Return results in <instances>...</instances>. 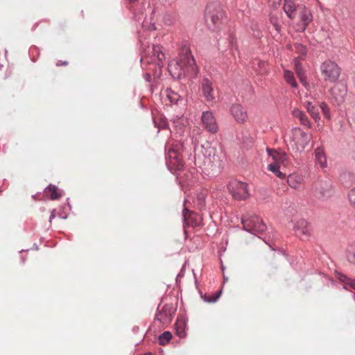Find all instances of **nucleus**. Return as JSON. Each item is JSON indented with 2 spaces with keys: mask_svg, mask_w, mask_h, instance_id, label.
Wrapping results in <instances>:
<instances>
[{
  "mask_svg": "<svg viewBox=\"0 0 355 355\" xmlns=\"http://www.w3.org/2000/svg\"><path fill=\"white\" fill-rule=\"evenodd\" d=\"M193 214V212L187 208H184L182 210V218L184 227L186 226H193L195 225L192 221V217Z\"/></svg>",
  "mask_w": 355,
  "mask_h": 355,
  "instance_id": "a878e982",
  "label": "nucleus"
},
{
  "mask_svg": "<svg viewBox=\"0 0 355 355\" xmlns=\"http://www.w3.org/2000/svg\"><path fill=\"white\" fill-rule=\"evenodd\" d=\"M68 62L67 61H61V60H58L55 65L57 67H60V66H67L68 65Z\"/></svg>",
  "mask_w": 355,
  "mask_h": 355,
  "instance_id": "37998d69",
  "label": "nucleus"
},
{
  "mask_svg": "<svg viewBox=\"0 0 355 355\" xmlns=\"http://www.w3.org/2000/svg\"><path fill=\"white\" fill-rule=\"evenodd\" d=\"M168 71L175 79H180L189 74L196 76L198 73L195 60L188 48H183L178 60L168 62Z\"/></svg>",
  "mask_w": 355,
  "mask_h": 355,
  "instance_id": "f257e3e1",
  "label": "nucleus"
},
{
  "mask_svg": "<svg viewBox=\"0 0 355 355\" xmlns=\"http://www.w3.org/2000/svg\"><path fill=\"white\" fill-rule=\"evenodd\" d=\"M230 112L237 123H243L248 119V113L241 104L232 105L230 108Z\"/></svg>",
  "mask_w": 355,
  "mask_h": 355,
  "instance_id": "4468645a",
  "label": "nucleus"
},
{
  "mask_svg": "<svg viewBox=\"0 0 355 355\" xmlns=\"http://www.w3.org/2000/svg\"><path fill=\"white\" fill-rule=\"evenodd\" d=\"M144 79L146 82L150 83L151 81V76L148 73L144 74Z\"/></svg>",
  "mask_w": 355,
  "mask_h": 355,
  "instance_id": "a18cd8bd",
  "label": "nucleus"
},
{
  "mask_svg": "<svg viewBox=\"0 0 355 355\" xmlns=\"http://www.w3.org/2000/svg\"><path fill=\"white\" fill-rule=\"evenodd\" d=\"M157 127L159 128H162V129L167 128H168V123H167L166 120L165 119H162L161 118L160 122L157 125Z\"/></svg>",
  "mask_w": 355,
  "mask_h": 355,
  "instance_id": "a19ab883",
  "label": "nucleus"
},
{
  "mask_svg": "<svg viewBox=\"0 0 355 355\" xmlns=\"http://www.w3.org/2000/svg\"><path fill=\"white\" fill-rule=\"evenodd\" d=\"M306 108L307 112L314 119L315 122H318L320 119V113L318 108L315 107L311 102H307L306 104Z\"/></svg>",
  "mask_w": 355,
  "mask_h": 355,
  "instance_id": "393cba45",
  "label": "nucleus"
},
{
  "mask_svg": "<svg viewBox=\"0 0 355 355\" xmlns=\"http://www.w3.org/2000/svg\"><path fill=\"white\" fill-rule=\"evenodd\" d=\"M292 145L297 152H302L309 144L312 135L304 132L300 128H295L293 130Z\"/></svg>",
  "mask_w": 355,
  "mask_h": 355,
  "instance_id": "0eeeda50",
  "label": "nucleus"
},
{
  "mask_svg": "<svg viewBox=\"0 0 355 355\" xmlns=\"http://www.w3.org/2000/svg\"><path fill=\"white\" fill-rule=\"evenodd\" d=\"M174 21L175 19L169 15H167L164 17V21L168 25H171L174 22Z\"/></svg>",
  "mask_w": 355,
  "mask_h": 355,
  "instance_id": "ea45409f",
  "label": "nucleus"
},
{
  "mask_svg": "<svg viewBox=\"0 0 355 355\" xmlns=\"http://www.w3.org/2000/svg\"><path fill=\"white\" fill-rule=\"evenodd\" d=\"M347 260L355 264V242L350 243L347 250Z\"/></svg>",
  "mask_w": 355,
  "mask_h": 355,
  "instance_id": "7c9ffc66",
  "label": "nucleus"
},
{
  "mask_svg": "<svg viewBox=\"0 0 355 355\" xmlns=\"http://www.w3.org/2000/svg\"><path fill=\"white\" fill-rule=\"evenodd\" d=\"M221 293H222V291H221V290H220V291H218L216 293V295H215V296H214V297H212V298H207V297H206V298L205 299V302H216V301H217V300L219 298V297H220V295Z\"/></svg>",
  "mask_w": 355,
  "mask_h": 355,
  "instance_id": "58836bf2",
  "label": "nucleus"
},
{
  "mask_svg": "<svg viewBox=\"0 0 355 355\" xmlns=\"http://www.w3.org/2000/svg\"><path fill=\"white\" fill-rule=\"evenodd\" d=\"M141 46H144V42H141Z\"/></svg>",
  "mask_w": 355,
  "mask_h": 355,
  "instance_id": "3c124183",
  "label": "nucleus"
},
{
  "mask_svg": "<svg viewBox=\"0 0 355 355\" xmlns=\"http://www.w3.org/2000/svg\"><path fill=\"white\" fill-rule=\"evenodd\" d=\"M293 230L301 239H307L310 236L311 231V226L303 218H300L295 223Z\"/></svg>",
  "mask_w": 355,
  "mask_h": 355,
  "instance_id": "ddd939ff",
  "label": "nucleus"
},
{
  "mask_svg": "<svg viewBox=\"0 0 355 355\" xmlns=\"http://www.w3.org/2000/svg\"><path fill=\"white\" fill-rule=\"evenodd\" d=\"M224 17V11L218 2L209 3L205 10V19L207 28L211 31H217Z\"/></svg>",
  "mask_w": 355,
  "mask_h": 355,
  "instance_id": "f03ea898",
  "label": "nucleus"
},
{
  "mask_svg": "<svg viewBox=\"0 0 355 355\" xmlns=\"http://www.w3.org/2000/svg\"><path fill=\"white\" fill-rule=\"evenodd\" d=\"M268 154L272 157L273 162L272 163H277L279 165L280 163H284L286 159V154L282 152H277L270 149H267Z\"/></svg>",
  "mask_w": 355,
  "mask_h": 355,
  "instance_id": "4be33fe9",
  "label": "nucleus"
},
{
  "mask_svg": "<svg viewBox=\"0 0 355 355\" xmlns=\"http://www.w3.org/2000/svg\"><path fill=\"white\" fill-rule=\"evenodd\" d=\"M295 71H296V73H297L298 78H300L301 83L303 85H306V80H305L306 76H305L304 72L303 71L302 67L300 64H295Z\"/></svg>",
  "mask_w": 355,
  "mask_h": 355,
  "instance_id": "72a5a7b5",
  "label": "nucleus"
},
{
  "mask_svg": "<svg viewBox=\"0 0 355 355\" xmlns=\"http://www.w3.org/2000/svg\"><path fill=\"white\" fill-rule=\"evenodd\" d=\"M228 40L232 46L235 44L236 38L234 33H230Z\"/></svg>",
  "mask_w": 355,
  "mask_h": 355,
  "instance_id": "79ce46f5",
  "label": "nucleus"
},
{
  "mask_svg": "<svg viewBox=\"0 0 355 355\" xmlns=\"http://www.w3.org/2000/svg\"><path fill=\"white\" fill-rule=\"evenodd\" d=\"M320 107L323 114L324 115V116L327 119H331L330 110H329L327 104L324 102H322L320 105Z\"/></svg>",
  "mask_w": 355,
  "mask_h": 355,
  "instance_id": "c9c22d12",
  "label": "nucleus"
},
{
  "mask_svg": "<svg viewBox=\"0 0 355 355\" xmlns=\"http://www.w3.org/2000/svg\"><path fill=\"white\" fill-rule=\"evenodd\" d=\"M320 71L324 81L335 83L340 75V68L334 61L330 60L324 61L320 65Z\"/></svg>",
  "mask_w": 355,
  "mask_h": 355,
  "instance_id": "39448f33",
  "label": "nucleus"
},
{
  "mask_svg": "<svg viewBox=\"0 0 355 355\" xmlns=\"http://www.w3.org/2000/svg\"><path fill=\"white\" fill-rule=\"evenodd\" d=\"M268 169L275 174L278 178H284L285 174L279 171V165L277 163H271L268 165Z\"/></svg>",
  "mask_w": 355,
  "mask_h": 355,
  "instance_id": "2f4dec72",
  "label": "nucleus"
},
{
  "mask_svg": "<svg viewBox=\"0 0 355 355\" xmlns=\"http://www.w3.org/2000/svg\"><path fill=\"white\" fill-rule=\"evenodd\" d=\"M284 77L286 82L289 84L292 87L297 88V83L295 80L294 73L289 70H284Z\"/></svg>",
  "mask_w": 355,
  "mask_h": 355,
  "instance_id": "c85d7f7f",
  "label": "nucleus"
},
{
  "mask_svg": "<svg viewBox=\"0 0 355 355\" xmlns=\"http://www.w3.org/2000/svg\"><path fill=\"white\" fill-rule=\"evenodd\" d=\"M353 297L355 299V293L353 294Z\"/></svg>",
  "mask_w": 355,
  "mask_h": 355,
  "instance_id": "603ef678",
  "label": "nucleus"
},
{
  "mask_svg": "<svg viewBox=\"0 0 355 355\" xmlns=\"http://www.w3.org/2000/svg\"><path fill=\"white\" fill-rule=\"evenodd\" d=\"M168 168L172 171H180L183 168V162L181 158L173 161H166Z\"/></svg>",
  "mask_w": 355,
  "mask_h": 355,
  "instance_id": "c756f323",
  "label": "nucleus"
},
{
  "mask_svg": "<svg viewBox=\"0 0 355 355\" xmlns=\"http://www.w3.org/2000/svg\"><path fill=\"white\" fill-rule=\"evenodd\" d=\"M151 12H152V13H151L152 15L155 12V9H154V8H152V9H151Z\"/></svg>",
  "mask_w": 355,
  "mask_h": 355,
  "instance_id": "09e8293b",
  "label": "nucleus"
},
{
  "mask_svg": "<svg viewBox=\"0 0 355 355\" xmlns=\"http://www.w3.org/2000/svg\"><path fill=\"white\" fill-rule=\"evenodd\" d=\"M313 194L317 199L326 200L332 195V187L327 182L320 183L315 187Z\"/></svg>",
  "mask_w": 355,
  "mask_h": 355,
  "instance_id": "f8f14e48",
  "label": "nucleus"
},
{
  "mask_svg": "<svg viewBox=\"0 0 355 355\" xmlns=\"http://www.w3.org/2000/svg\"><path fill=\"white\" fill-rule=\"evenodd\" d=\"M54 212H55V210H53V211L51 212V214L49 217V222H51V220L55 218Z\"/></svg>",
  "mask_w": 355,
  "mask_h": 355,
  "instance_id": "49530a36",
  "label": "nucleus"
},
{
  "mask_svg": "<svg viewBox=\"0 0 355 355\" xmlns=\"http://www.w3.org/2000/svg\"><path fill=\"white\" fill-rule=\"evenodd\" d=\"M270 23L272 24V26L275 27V30L278 33H280L281 28H282V26L279 23L278 19L276 17H275V16H271L270 18Z\"/></svg>",
  "mask_w": 355,
  "mask_h": 355,
  "instance_id": "e433bc0d",
  "label": "nucleus"
},
{
  "mask_svg": "<svg viewBox=\"0 0 355 355\" xmlns=\"http://www.w3.org/2000/svg\"><path fill=\"white\" fill-rule=\"evenodd\" d=\"M207 159L211 164L213 170H220L223 166L225 161V153L222 146L209 147L207 149Z\"/></svg>",
  "mask_w": 355,
  "mask_h": 355,
  "instance_id": "423d86ee",
  "label": "nucleus"
},
{
  "mask_svg": "<svg viewBox=\"0 0 355 355\" xmlns=\"http://www.w3.org/2000/svg\"><path fill=\"white\" fill-rule=\"evenodd\" d=\"M45 194L50 198L51 200H58L63 196L64 191L60 190L57 186L50 184L44 189Z\"/></svg>",
  "mask_w": 355,
  "mask_h": 355,
  "instance_id": "a211bd4d",
  "label": "nucleus"
},
{
  "mask_svg": "<svg viewBox=\"0 0 355 355\" xmlns=\"http://www.w3.org/2000/svg\"><path fill=\"white\" fill-rule=\"evenodd\" d=\"M166 161H173L175 159H180L179 153L174 148H171L168 150V152L166 155Z\"/></svg>",
  "mask_w": 355,
  "mask_h": 355,
  "instance_id": "f704fd0d",
  "label": "nucleus"
},
{
  "mask_svg": "<svg viewBox=\"0 0 355 355\" xmlns=\"http://www.w3.org/2000/svg\"><path fill=\"white\" fill-rule=\"evenodd\" d=\"M144 355H153L151 353H146V354H144Z\"/></svg>",
  "mask_w": 355,
  "mask_h": 355,
  "instance_id": "8fccbe9b",
  "label": "nucleus"
},
{
  "mask_svg": "<svg viewBox=\"0 0 355 355\" xmlns=\"http://www.w3.org/2000/svg\"><path fill=\"white\" fill-rule=\"evenodd\" d=\"M241 223L244 230L252 234H262L266 230V225L262 219L257 215L248 213L241 218Z\"/></svg>",
  "mask_w": 355,
  "mask_h": 355,
  "instance_id": "20e7f679",
  "label": "nucleus"
},
{
  "mask_svg": "<svg viewBox=\"0 0 355 355\" xmlns=\"http://www.w3.org/2000/svg\"><path fill=\"white\" fill-rule=\"evenodd\" d=\"M176 311L175 308L171 304H167L162 306L155 315V320L160 323L165 324L171 322Z\"/></svg>",
  "mask_w": 355,
  "mask_h": 355,
  "instance_id": "1a4fd4ad",
  "label": "nucleus"
},
{
  "mask_svg": "<svg viewBox=\"0 0 355 355\" xmlns=\"http://www.w3.org/2000/svg\"><path fill=\"white\" fill-rule=\"evenodd\" d=\"M298 6H296L293 0H284L283 9L288 17L293 19L296 16V10L298 9Z\"/></svg>",
  "mask_w": 355,
  "mask_h": 355,
  "instance_id": "f3484780",
  "label": "nucleus"
},
{
  "mask_svg": "<svg viewBox=\"0 0 355 355\" xmlns=\"http://www.w3.org/2000/svg\"><path fill=\"white\" fill-rule=\"evenodd\" d=\"M201 89L203 96L207 101H211L214 99L212 83L208 78H204L202 80Z\"/></svg>",
  "mask_w": 355,
  "mask_h": 355,
  "instance_id": "dca6fc26",
  "label": "nucleus"
},
{
  "mask_svg": "<svg viewBox=\"0 0 355 355\" xmlns=\"http://www.w3.org/2000/svg\"><path fill=\"white\" fill-rule=\"evenodd\" d=\"M292 114L294 117L299 119L300 123L308 128H311V123H310L306 114L298 108H295L292 111Z\"/></svg>",
  "mask_w": 355,
  "mask_h": 355,
  "instance_id": "aec40b11",
  "label": "nucleus"
},
{
  "mask_svg": "<svg viewBox=\"0 0 355 355\" xmlns=\"http://www.w3.org/2000/svg\"><path fill=\"white\" fill-rule=\"evenodd\" d=\"M348 198L350 203L355 207V187L352 189L348 193Z\"/></svg>",
  "mask_w": 355,
  "mask_h": 355,
  "instance_id": "4c0bfd02",
  "label": "nucleus"
},
{
  "mask_svg": "<svg viewBox=\"0 0 355 355\" xmlns=\"http://www.w3.org/2000/svg\"><path fill=\"white\" fill-rule=\"evenodd\" d=\"M198 201H199V205L201 207H203L205 205V203L204 196H202L201 197H200L199 199H198Z\"/></svg>",
  "mask_w": 355,
  "mask_h": 355,
  "instance_id": "c03bdc74",
  "label": "nucleus"
},
{
  "mask_svg": "<svg viewBox=\"0 0 355 355\" xmlns=\"http://www.w3.org/2000/svg\"><path fill=\"white\" fill-rule=\"evenodd\" d=\"M172 338V334L170 331H164L159 336L158 341L159 345H164L168 343Z\"/></svg>",
  "mask_w": 355,
  "mask_h": 355,
  "instance_id": "473e14b6",
  "label": "nucleus"
},
{
  "mask_svg": "<svg viewBox=\"0 0 355 355\" xmlns=\"http://www.w3.org/2000/svg\"><path fill=\"white\" fill-rule=\"evenodd\" d=\"M175 329L176 331L177 335L180 338H183L186 335L185 329H186V322L184 319L178 318L175 324Z\"/></svg>",
  "mask_w": 355,
  "mask_h": 355,
  "instance_id": "b1692460",
  "label": "nucleus"
},
{
  "mask_svg": "<svg viewBox=\"0 0 355 355\" xmlns=\"http://www.w3.org/2000/svg\"><path fill=\"white\" fill-rule=\"evenodd\" d=\"M165 92L168 99L173 103H178L182 100V96L171 88H167Z\"/></svg>",
  "mask_w": 355,
  "mask_h": 355,
  "instance_id": "bb28decb",
  "label": "nucleus"
},
{
  "mask_svg": "<svg viewBox=\"0 0 355 355\" xmlns=\"http://www.w3.org/2000/svg\"><path fill=\"white\" fill-rule=\"evenodd\" d=\"M201 121L203 128L209 132L215 134L218 130V123L214 114L210 111L202 113Z\"/></svg>",
  "mask_w": 355,
  "mask_h": 355,
  "instance_id": "9d476101",
  "label": "nucleus"
},
{
  "mask_svg": "<svg viewBox=\"0 0 355 355\" xmlns=\"http://www.w3.org/2000/svg\"><path fill=\"white\" fill-rule=\"evenodd\" d=\"M330 92L331 101L334 104L339 106L345 101L347 96V87L344 85H336Z\"/></svg>",
  "mask_w": 355,
  "mask_h": 355,
  "instance_id": "9b49d317",
  "label": "nucleus"
},
{
  "mask_svg": "<svg viewBox=\"0 0 355 355\" xmlns=\"http://www.w3.org/2000/svg\"><path fill=\"white\" fill-rule=\"evenodd\" d=\"M267 65L268 64L264 61L255 60L253 62V68L258 73L264 75L267 73Z\"/></svg>",
  "mask_w": 355,
  "mask_h": 355,
  "instance_id": "cd10ccee",
  "label": "nucleus"
},
{
  "mask_svg": "<svg viewBox=\"0 0 355 355\" xmlns=\"http://www.w3.org/2000/svg\"><path fill=\"white\" fill-rule=\"evenodd\" d=\"M303 181V177L298 174H291L287 178L288 184L293 189H299Z\"/></svg>",
  "mask_w": 355,
  "mask_h": 355,
  "instance_id": "412c9836",
  "label": "nucleus"
},
{
  "mask_svg": "<svg viewBox=\"0 0 355 355\" xmlns=\"http://www.w3.org/2000/svg\"><path fill=\"white\" fill-rule=\"evenodd\" d=\"M149 29L155 30L156 27L154 23L150 24V26L148 27Z\"/></svg>",
  "mask_w": 355,
  "mask_h": 355,
  "instance_id": "de8ad7c7",
  "label": "nucleus"
},
{
  "mask_svg": "<svg viewBox=\"0 0 355 355\" xmlns=\"http://www.w3.org/2000/svg\"><path fill=\"white\" fill-rule=\"evenodd\" d=\"M143 53L141 62L146 61L148 64H155L159 69L164 66L165 55L162 46L155 44L148 45L144 49Z\"/></svg>",
  "mask_w": 355,
  "mask_h": 355,
  "instance_id": "7ed1b4c3",
  "label": "nucleus"
},
{
  "mask_svg": "<svg viewBox=\"0 0 355 355\" xmlns=\"http://www.w3.org/2000/svg\"><path fill=\"white\" fill-rule=\"evenodd\" d=\"M227 188L235 200H245L249 196L248 185L245 182L234 180L229 182Z\"/></svg>",
  "mask_w": 355,
  "mask_h": 355,
  "instance_id": "6e6552de",
  "label": "nucleus"
},
{
  "mask_svg": "<svg viewBox=\"0 0 355 355\" xmlns=\"http://www.w3.org/2000/svg\"><path fill=\"white\" fill-rule=\"evenodd\" d=\"M315 161L321 168L327 166V159L323 150L320 148H317L315 150Z\"/></svg>",
  "mask_w": 355,
  "mask_h": 355,
  "instance_id": "5701e85b",
  "label": "nucleus"
},
{
  "mask_svg": "<svg viewBox=\"0 0 355 355\" xmlns=\"http://www.w3.org/2000/svg\"><path fill=\"white\" fill-rule=\"evenodd\" d=\"M298 10L300 11V17L302 21V24L298 25V31L303 32L312 21L313 16L311 11L304 6H298Z\"/></svg>",
  "mask_w": 355,
  "mask_h": 355,
  "instance_id": "2eb2a0df",
  "label": "nucleus"
},
{
  "mask_svg": "<svg viewBox=\"0 0 355 355\" xmlns=\"http://www.w3.org/2000/svg\"><path fill=\"white\" fill-rule=\"evenodd\" d=\"M336 277L343 284V289L348 290L349 288H351L355 290V279L349 277L341 272H337Z\"/></svg>",
  "mask_w": 355,
  "mask_h": 355,
  "instance_id": "6ab92c4d",
  "label": "nucleus"
}]
</instances>
